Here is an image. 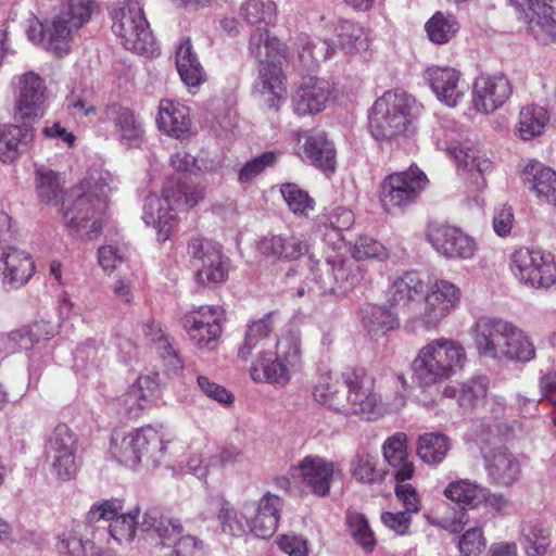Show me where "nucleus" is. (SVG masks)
I'll return each mask as SVG.
<instances>
[{
    "instance_id": "52",
    "label": "nucleus",
    "mask_w": 556,
    "mask_h": 556,
    "mask_svg": "<svg viewBox=\"0 0 556 556\" xmlns=\"http://www.w3.org/2000/svg\"><path fill=\"white\" fill-rule=\"evenodd\" d=\"M217 520L226 534L240 538L247 533L248 525L243 518V511L240 517L235 506L227 500L220 502Z\"/></svg>"
},
{
    "instance_id": "10",
    "label": "nucleus",
    "mask_w": 556,
    "mask_h": 556,
    "mask_svg": "<svg viewBox=\"0 0 556 556\" xmlns=\"http://www.w3.org/2000/svg\"><path fill=\"white\" fill-rule=\"evenodd\" d=\"M112 30L126 50L140 55H151L155 40L142 5L136 0L126 1L114 11Z\"/></svg>"
},
{
    "instance_id": "48",
    "label": "nucleus",
    "mask_w": 556,
    "mask_h": 556,
    "mask_svg": "<svg viewBox=\"0 0 556 556\" xmlns=\"http://www.w3.org/2000/svg\"><path fill=\"white\" fill-rule=\"evenodd\" d=\"M280 192L290 208L299 217H307L315 208V200L295 184H283Z\"/></svg>"
},
{
    "instance_id": "62",
    "label": "nucleus",
    "mask_w": 556,
    "mask_h": 556,
    "mask_svg": "<svg viewBox=\"0 0 556 556\" xmlns=\"http://www.w3.org/2000/svg\"><path fill=\"white\" fill-rule=\"evenodd\" d=\"M123 510V504L117 498L103 500L94 503L87 513L88 522H98L100 520H108L113 522Z\"/></svg>"
},
{
    "instance_id": "60",
    "label": "nucleus",
    "mask_w": 556,
    "mask_h": 556,
    "mask_svg": "<svg viewBox=\"0 0 556 556\" xmlns=\"http://www.w3.org/2000/svg\"><path fill=\"white\" fill-rule=\"evenodd\" d=\"M49 455L64 454L77 451V437L72 429L65 425H58L49 440Z\"/></svg>"
},
{
    "instance_id": "17",
    "label": "nucleus",
    "mask_w": 556,
    "mask_h": 556,
    "mask_svg": "<svg viewBox=\"0 0 556 556\" xmlns=\"http://www.w3.org/2000/svg\"><path fill=\"white\" fill-rule=\"evenodd\" d=\"M428 242L433 249L447 258H471L477 251V243L459 227L430 223L426 231Z\"/></svg>"
},
{
    "instance_id": "16",
    "label": "nucleus",
    "mask_w": 556,
    "mask_h": 556,
    "mask_svg": "<svg viewBox=\"0 0 556 556\" xmlns=\"http://www.w3.org/2000/svg\"><path fill=\"white\" fill-rule=\"evenodd\" d=\"M188 254L201 262L195 271L198 285L211 287L227 279L228 266L219 245L200 237L192 238L188 243Z\"/></svg>"
},
{
    "instance_id": "18",
    "label": "nucleus",
    "mask_w": 556,
    "mask_h": 556,
    "mask_svg": "<svg viewBox=\"0 0 556 556\" xmlns=\"http://www.w3.org/2000/svg\"><path fill=\"white\" fill-rule=\"evenodd\" d=\"M336 261L327 258L324 262H313L309 271L300 273L296 269H290L287 273V283L298 296H304L309 293L336 294Z\"/></svg>"
},
{
    "instance_id": "26",
    "label": "nucleus",
    "mask_w": 556,
    "mask_h": 556,
    "mask_svg": "<svg viewBox=\"0 0 556 556\" xmlns=\"http://www.w3.org/2000/svg\"><path fill=\"white\" fill-rule=\"evenodd\" d=\"M192 119L190 109L176 100L162 99L157 106L156 126L172 138L182 139L190 134Z\"/></svg>"
},
{
    "instance_id": "29",
    "label": "nucleus",
    "mask_w": 556,
    "mask_h": 556,
    "mask_svg": "<svg viewBox=\"0 0 556 556\" xmlns=\"http://www.w3.org/2000/svg\"><path fill=\"white\" fill-rule=\"evenodd\" d=\"M332 93L329 81L309 77L294 98V111L298 115L316 114L323 111Z\"/></svg>"
},
{
    "instance_id": "21",
    "label": "nucleus",
    "mask_w": 556,
    "mask_h": 556,
    "mask_svg": "<svg viewBox=\"0 0 556 556\" xmlns=\"http://www.w3.org/2000/svg\"><path fill=\"white\" fill-rule=\"evenodd\" d=\"M511 93V84L504 74H482L473 81L471 103L477 112L490 114L500 109Z\"/></svg>"
},
{
    "instance_id": "50",
    "label": "nucleus",
    "mask_w": 556,
    "mask_h": 556,
    "mask_svg": "<svg viewBox=\"0 0 556 556\" xmlns=\"http://www.w3.org/2000/svg\"><path fill=\"white\" fill-rule=\"evenodd\" d=\"M353 260L359 261H378L383 262L389 258L388 249L375 238L362 235L351 249Z\"/></svg>"
},
{
    "instance_id": "39",
    "label": "nucleus",
    "mask_w": 556,
    "mask_h": 556,
    "mask_svg": "<svg viewBox=\"0 0 556 556\" xmlns=\"http://www.w3.org/2000/svg\"><path fill=\"white\" fill-rule=\"evenodd\" d=\"M453 154L458 166L464 167L470 174L476 173L481 178L477 185L479 188H484L486 186L485 176L493 172V162L479 149L463 144L455 147Z\"/></svg>"
},
{
    "instance_id": "41",
    "label": "nucleus",
    "mask_w": 556,
    "mask_h": 556,
    "mask_svg": "<svg viewBox=\"0 0 556 556\" xmlns=\"http://www.w3.org/2000/svg\"><path fill=\"white\" fill-rule=\"evenodd\" d=\"M451 450V440L439 432H428L418 437L417 455L428 465H439Z\"/></svg>"
},
{
    "instance_id": "25",
    "label": "nucleus",
    "mask_w": 556,
    "mask_h": 556,
    "mask_svg": "<svg viewBox=\"0 0 556 556\" xmlns=\"http://www.w3.org/2000/svg\"><path fill=\"white\" fill-rule=\"evenodd\" d=\"M427 79L438 100L454 108L464 100L467 85L458 71L452 67H431Z\"/></svg>"
},
{
    "instance_id": "13",
    "label": "nucleus",
    "mask_w": 556,
    "mask_h": 556,
    "mask_svg": "<svg viewBox=\"0 0 556 556\" xmlns=\"http://www.w3.org/2000/svg\"><path fill=\"white\" fill-rule=\"evenodd\" d=\"M425 306L418 316L421 326L428 330L439 328L460 303L462 290L454 282L446 279H434L425 288Z\"/></svg>"
},
{
    "instance_id": "14",
    "label": "nucleus",
    "mask_w": 556,
    "mask_h": 556,
    "mask_svg": "<svg viewBox=\"0 0 556 556\" xmlns=\"http://www.w3.org/2000/svg\"><path fill=\"white\" fill-rule=\"evenodd\" d=\"M224 309L218 305H201L181 317V326L199 350H214L223 333Z\"/></svg>"
},
{
    "instance_id": "63",
    "label": "nucleus",
    "mask_w": 556,
    "mask_h": 556,
    "mask_svg": "<svg viewBox=\"0 0 556 556\" xmlns=\"http://www.w3.org/2000/svg\"><path fill=\"white\" fill-rule=\"evenodd\" d=\"M486 542L481 528H471L458 540V549L463 556H477L485 548Z\"/></svg>"
},
{
    "instance_id": "34",
    "label": "nucleus",
    "mask_w": 556,
    "mask_h": 556,
    "mask_svg": "<svg viewBox=\"0 0 556 556\" xmlns=\"http://www.w3.org/2000/svg\"><path fill=\"white\" fill-rule=\"evenodd\" d=\"M489 476L497 483L510 485L520 476V465L514 454L506 447H496L484 455Z\"/></svg>"
},
{
    "instance_id": "3",
    "label": "nucleus",
    "mask_w": 556,
    "mask_h": 556,
    "mask_svg": "<svg viewBox=\"0 0 556 556\" xmlns=\"http://www.w3.org/2000/svg\"><path fill=\"white\" fill-rule=\"evenodd\" d=\"M249 51L260 62L255 88L262 96H269L267 106L277 111L280 102L287 99V87L286 75L276 61L287 58L288 48L270 36L268 29L257 28L251 34Z\"/></svg>"
},
{
    "instance_id": "54",
    "label": "nucleus",
    "mask_w": 556,
    "mask_h": 556,
    "mask_svg": "<svg viewBox=\"0 0 556 556\" xmlns=\"http://www.w3.org/2000/svg\"><path fill=\"white\" fill-rule=\"evenodd\" d=\"M281 153L279 151H267L248 161L238 173V180L241 184H249L261 175L266 168L274 167Z\"/></svg>"
},
{
    "instance_id": "40",
    "label": "nucleus",
    "mask_w": 556,
    "mask_h": 556,
    "mask_svg": "<svg viewBox=\"0 0 556 556\" xmlns=\"http://www.w3.org/2000/svg\"><path fill=\"white\" fill-rule=\"evenodd\" d=\"M549 121L547 111L540 105L523 106L518 116L516 134L522 140H531L541 136Z\"/></svg>"
},
{
    "instance_id": "7",
    "label": "nucleus",
    "mask_w": 556,
    "mask_h": 556,
    "mask_svg": "<svg viewBox=\"0 0 556 556\" xmlns=\"http://www.w3.org/2000/svg\"><path fill=\"white\" fill-rule=\"evenodd\" d=\"M466 359L465 348L459 341L438 338L418 351L412 368L421 384L432 386L455 375L464 367Z\"/></svg>"
},
{
    "instance_id": "11",
    "label": "nucleus",
    "mask_w": 556,
    "mask_h": 556,
    "mask_svg": "<svg viewBox=\"0 0 556 556\" xmlns=\"http://www.w3.org/2000/svg\"><path fill=\"white\" fill-rule=\"evenodd\" d=\"M428 182L427 175L416 165L387 175L379 189V201L383 211L392 213L410 206L425 191Z\"/></svg>"
},
{
    "instance_id": "19",
    "label": "nucleus",
    "mask_w": 556,
    "mask_h": 556,
    "mask_svg": "<svg viewBox=\"0 0 556 556\" xmlns=\"http://www.w3.org/2000/svg\"><path fill=\"white\" fill-rule=\"evenodd\" d=\"M539 41L556 43V11L540 0H507Z\"/></svg>"
},
{
    "instance_id": "5",
    "label": "nucleus",
    "mask_w": 556,
    "mask_h": 556,
    "mask_svg": "<svg viewBox=\"0 0 556 556\" xmlns=\"http://www.w3.org/2000/svg\"><path fill=\"white\" fill-rule=\"evenodd\" d=\"M345 395L340 414L355 417L361 421L374 422L390 413L376 389L375 377L362 366H346L342 369Z\"/></svg>"
},
{
    "instance_id": "38",
    "label": "nucleus",
    "mask_w": 556,
    "mask_h": 556,
    "mask_svg": "<svg viewBox=\"0 0 556 556\" xmlns=\"http://www.w3.org/2000/svg\"><path fill=\"white\" fill-rule=\"evenodd\" d=\"M33 128L24 125H0V161L12 163L20 153L21 147L33 139Z\"/></svg>"
},
{
    "instance_id": "12",
    "label": "nucleus",
    "mask_w": 556,
    "mask_h": 556,
    "mask_svg": "<svg viewBox=\"0 0 556 556\" xmlns=\"http://www.w3.org/2000/svg\"><path fill=\"white\" fill-rule=\"evenodd\" d=\"M508 269L530 288L548 289L556 283V263L551 252L519 248L510 253Z\"/></svg>"
},
{
    "instance_id": "49",
    "label": "nucleus",
    "mask_w": 556,
    "mask_h": 556,
    "mask_svg": "<svg viewBox=\"0 0 556 556\" xmlns=\"http://www.w3.org/2000/svg\"><path fill=\"white\" fill-rule=\"evenodd\" d=\"M346 523L356 544L366 553H371L377 544V540L366 517L358 511H349Z\"/></svg>"
},
{
    "instance_id": "9",
    "label": "nucleus",
    "mask_w": 556,
    "mask_h": 556,
    "mask_svg": "<svg viewBox=\"0 0 556 556\" xmlns=\"http://www.w3.org/2000/svg\"><path fill=\"white\" fill-rule=\"evenodd\" d=\"M168 443L160 429L148 425L122 438L113 437L111 453L126 467L134 468L143 459L157 465L163 463Z\"/></svg>"
},
{
    "instance_id": "56",
    "label": "nucleus",
    "mask_w": 556,
    "mask_h": 556,
    "mask_svg": "<svg viewBox=\"0 0 556 556\" xmlns=\"http://www.w3.org/2000/svg\"><path fill=\"white\" fill-rule=\"evenodd\" d=\"M528 556H543L551 545V532L541 526H530L522 542Z\"/></svg>"
},
{
    "instance_id": "53",
    "label": "nucleus",
    "mask_w": 556,
    "mask_h": 556,
    "mask_svg": "<svg viewBox=\"0 0 556 556\" xmlns=\"http://www.w3.org/2000/svg\"><path fill=\"white\" fill-rule=\"evenodd\" d=\"M363 35L364 31L359 24L343 20L336 26L337 40L333 45H336V49L340 48L348 53H353L359 49L358 46L362 45Z\"/></svg>"
},
{
    "instance_id": "37",
    "label": "nucleus",
    "mask_w": 556,
    "mask_h": 556,
    "mask_svg": "<svg viewBox=\"0 0 556 556\" xmlns=\"http://www.w3.org/2000/svg\"><path fill=\"white\" fill-rule=\"evenodd\" d=\"M362 325L371 337H382L400 328V318L390 306L368 304L362 309Z\"/></svg>"
},
{
    "instance_id": "23",
    "label": "nucleus",
    "mask_w": 556,
    "mask_h": 556,
    "mask_svg": "<svg viewBox=\"0 0 556 556\" xmlns=\"http://www.w3.org/2000/svg\"><path fill=\"white\" fill-rule=\"evenodd\" d=\"M36 270L31 255L12 245H0V280L10 288L25 286Z\"/></svg>"
},
{
    "instance_id": "57",
    "label": "nucleus",
    "mask_w": 556,
    "mask_h": 556,
    "mask_svg": "<svg viewBox=\"0 0 556 556\" xmlns=\"http://www.w3.org/2000/svg\"><path fill=\"white\" fill-rule=\"evenodd\" d=\"M483 490L468 480L451 482L444 490V495L458 504L475 505Z\"/></svg>"
},
{
    "instance_id": "51",
    "label": "nucleus",
    "mask_w": 556,
    "mask_h": 556,
    "mask_svg": "<svg viewBox=\"0 0 556 556\" xmlns=\"http://www.w3.org/2000/svg\"><path fill=\"white\" fill-rule=\"evenodd\" d=\"M378 460L370 455L357 456L351 467V473L355 480L366 484L381 483L387 471L378 468Z\"/></svg>"
},
{
    "instance_id": "20",
    "label": "nucleus",
    "mask_w": 556,
    "mask_h": 556,
    "mask_svg": "<svg viewBox=\"0 0 556 556\" xmlns=\"http://www.w3.org/2000/svg\"><path fill=\"white\" fill-rule=\"evenodd\" d=\"M282 505V498L270 492H266L257 503L244 502L243 518L250 531L260 539L271 538L278 529Z\"/></svg>"
},
{
    "instance_id": "42",
    "label": "nucleus",
    "mask_w": 556,
    "mask_h": 556,
    "mask_svg": "<svg viewBox=\"0 0 556 556\" xmlns=\"http://www.w3.org/2000/svg\"><path fill=\"white\" fill-rule=\"evenodd\" d=\"M35 187L38 199L47 204H58L64 194V179L51 168L36 169Z\"/></svg>"
},
{
    "instance_id": "2",
    "label": "nucleus",
    "mask_w": 556,
    "mask_h": 556,
    "mask_svg": "<svg viewBox=\"0 0 556 556\" xmlns=\"http://www.w3.org/2000/svg\"><path fill=\"white\" fill-rule=\"evenodd\" d=\"M472 338L479 354L518 362L535 357L530 338L514 324L497 317H480L473 325Z\"/></svg>"
},
{
    "instance_id": "30",
    "label": "nucleus",
    "mask_w": 556,
    "mask_h": 556,
    "mask_svg": "<svg viewBox=\"0 0 556 556\" xmlns=\"http://www.w3.org/2000/svg\"><path fill=\"white\" fill-rule=\"evenodd\" d=\"M257 249L266 257L290 262L299 260L306 252L307 245L295 235H271L260 239Z\"/></svg>"
},
{
    "instance_id": "31",
    "label": "nucleus",
    "mask_w": 556,
    "mask_h": 556,
    "mask_svg": "<svg viewBox=\"0 0 556 556\" xmlns=\"http://www.w3.org/2000/svg\"><path fill=\"white\" fill-rule=\"evenodd\" d=\"M105 116L112 121L114 131L122 142L130 144L142 139L144 129L134 110L113 103L105 108Z\"/></svg>"
},
{
    "instance_id": "47",
    "label": "nucleus",
    "mask_w": 556,
    "mask_h": 556,
    "mask_svg": "<svg viewBox=\"0 0 556 556\" xmlns=\"http://www.w3.org/2000/svg\"><path fill=\"white\" fill-rule=\"evenodd\" d=\"M336 294L345 293L361 283L365 271L362 267L352 261L336 257Z\"/></svg>"
},
{
    "instance_id": "4",
    "label": "nucleus",
    "mask_w": 556,
    "mask_h": 556,
    "mask_svg": "<svg viewBox=\"0 0 556 556\" xmlns=\"http://www.w3.org/2000/svg\"><path fill=\"white\" fill-rule=\"evenodd\" d=\"M203 198L199 186L190 185L180 179H169L162 189V194L149 195L144 204V222L153 225L157 239L165 242L170 238L173 229L178 224L176 211L190 208Z\"/></svg>"
},
{
    "instance_id": "1",
    "label": "nucleus",
    "mask_w": 556,
    "mask_h": 556,
    "mask_svg": "<svg viewBox=\"0 0 556 556\" xmlns=\"http://www.w3.org/2000/svg\"><path fill=\"white\" fill-rule=\"evenodd\" d=\"M422 104L403 90H387L372 104L368 131L377 141L400 142L414 138Z\"/></svg>"
},
{
    "instance_id": "43",
    "label": "nucleus",
    "mask_w": 556,
    "mask_h": 556,
    "mask_svg": "<svg viewBox=\"0 0 556 556\" xmlns=\"http://www.w3.org/2000/svg\"><path fill=\"white\" fill-rule=\"evenodd\" d=\"M274 329V314L264 315L257 320H253L248 325L244 339L238 350V357L248 361L253 351L263 345Z\"/></svg>"
},
{
    "instance_id": "8",
    "label": "nucleus",
    "mask_w": 556,
    "mask_h": 556,
    "mask_svg": "<svg viewBox=\"0 0 556 556\" xmlns=\"http://www.w3.org/2000/svg\"><path fill=\"white\" fill-rule=\"evenodd\" d=\"M302 363L301 339L290 332L277 340L276 352L257 354L251 364L250 377L254 382L282 388L301 369Z\"/></svg>"
},
{
    "instance_id": "32",
    "label": "nucleus",
    "mask_w": 556,
    "mask_h": 556,
    "mask_svg": "<svg viewBox=\"0 0 556 556\" xmlns=\"http://www.w3.org/2000/svg\"><path fill=\"white\" fill-rule=\"evenodd\" d=\"M522 179L536 197L546 203L556 205V172L540 162L527 164Z\"/></svg>"
},
{
    "instance_id": "61",
    "label": "nucleus",
    "mask_w": 556,
    "mask_h": 556,
    "mask_svg": "<svg viewBox=\"0 0 556 556\" xmlns=\"http://www.w3.org/2000/svg\"><path fill=\"white\" fill-rule=\"evenodd\" d=\"M132 386L146 408L151 407L153 402L161 396L160 379L157 374L140 376Z\"/></svg>"
},
{
    "instance_id": "36",
    "label": "nucleus",
    "mask_w": 556,
    "mask_h": 556,
    "mask_svg": "<svg viewBox=\"0 0 556 556\" xmlns=\"http://www.w3.org/2000/svg\"><path fill=\"white\" fill-rule=\"evenodd\" d=\"M176 67L181 80L188 87H199L205 81V73L193 52L189 37L184 38L176 49Z\"/></svg>"
},
{
    "instance_id": "45",
    "label": "nucleus",
    "mask_w": 556,
    "mask_h": 556,
    "mask_svg": "<svg viewBox=\"0 0 556 556\" xmlns=\"http://www.w3.org/2000/svg\"><path fill=\"white\" fill-rule=\"evenodd\" d=\"M244 446L243 435L236 432L210 457V465L214 468L235 467L245 459Z\"/></svg>"
},
{
    "instance_id": "28",
    "label": "nucleus",
    "mask_w": 556,
    "mask_h": 556,
    "mask_svg": "<svg viewBox=\"0 0 556 556\" xmlns=\"http://www.w3.org/2000/svg\"><path fill=\"white\" fill-rule=\"evenodd\" d=\"M426 283L416 271H406L394 279L386 292L390 307L409 309L425 293Z\"/></svg>"
},
{
    "instance_id": "22",
    "label": "nucleus",
    "mask_w": 556,
    "mask_h": 556,
    "mask_svg": "<svg viewBox=\"0 0 556 556\" xmlns=\"http://www.w3.org/2000/svg\"><path fill=\"white\" fill-rule=\"evenodd\" d=\"M65 204V202H63ZM100 201L92 193H76L71 206L63 205L64 225L71 233H79L88 227L92 220L90 229L86 231L88 239L96 238L102 230V223L94 219L97 206Z\"/></svg>"
},
{
    "instance_id": "55",
    "label": "nucleus",
    "mask_w": 556,
    "mask_h": 556,
    "mask_svg": "<svg viewBox=\"0 0 556 556\" xmlns=\"http://www.w3.org/2000/svg\"><path fill=\"white\" fill-rule=\"evenodd\" d=\"M139 510L122 513L110 523V534L118 543H129L136 536Z\"/></svg>"
},
{
    "instance_id": "24",
    "label": "nucleus",
    "mask_w": 556,
    "mask_h": 556,
    "mask_svg": "<svg viewBox=\"0 0 556 556\" xmlns=\"http://www.w3.org/2000/svg\"><path fill=\"white\" fill-rule=\"evenodd\" d=\"M45 80L34 72L25 73L20 79V96L15 106V118L33 121L47 109Z\"/></svg>"
},
{
    "instance_id": "64",
    "label": "nucleus",
    "mask_w": 556,
    "mask_h": 556,
    "mask_svg": "<svg viewBox=\"0 0 556 556\" xmlns=\"http://www.w3.org/2000/svg\"><path fill=\"white\" fill-rule=\"evenodd\" d=\"M541 402H546L554 407L552 413L553 422L556 426V370L551 369L542 372L538 380Z\"/></svg>"
},
{
    "instance_id": "35",
    "label": "nucleus",
    "mask_w": 556,
    "mask_h": 556,
    "mask_svg": "<svg viewBox=\"0 0 556 556\" xmlns=\"http://www.w3.org/2000/svg\"><path fill=\"white\" fill-rule=\"evenodd\" d=\"M305 157L315 167L325 172H334L337 164V152L333 143L327 138L323 131L311 134L306 137L303 144Z\"/></svg>"
},
{
    "instance_id": "33",
    "label": "nucleus",
    "mask_w": 556,
    "mask_h": 556,
    "mask_svg": "<svg viewBox=\"0 0 556 556\" xmlns=\"http://www.w3.org/2000/svg\"><path fill=\"white\" fill-rule=\"evenodd\" d=\"M312 394L315 402L340 414L345 395L342 370L339 374L321 372L313 386Z\"/></svg>"
},
{
    "instance_id": "46",
    "label": "nucleus",
    "mask_w": 556,
    "mask_h": 556,
    "mask_svg": "<svg viewBox=\"0 0 556 556\" xmlns=\"http://www.w3.org/2000/svg\"><path fill=\"white\" fill-rule=\"evenodd\" d=\"M240 14L251 25H268L276 21L277 5L273 0H247L240 7Z\"/></svg>"
},
{
    "instance_id": "6",
    "label": "nucleus",
    "mask_w": 556,
    "mask_h": 556,
    "mask_svg": "<svg viewBox=\"0 0 556 556\" xmlns=\"http://www.w3.org/2000/svg\"><path fill=\"white\" fill-rule=\"evenodd\" d=\"M94 0H67L51 20L39 23L42 48L56 58H64L72 48L74 35L89 22Z\"/></svg>"
},
{
    "instance_id": "59",
    "label": "nucleus",
    "mask_w": 556,
    "mask_h": 556,
    "mask_svg": "<svg viewBox=\"0 0 556 556\" xmlns=\"http://www.w3.org/2000/svg\"><path fill=\"white\" fill-rule=\"evenodd\" d=\"M48 324L37 321L31 326L11 331L9 338L16 342L22 349L28 350L40 340H47L52 337V333L46 330Z\"/></svg>"
},
{
    "instance_id": "27",
    "label": "nucleus",
    "mask_w": 556,
    "mask_h": 556,
    "mask_svg": "<svg viewBox=\"0 0 556 556\" xmlns=\"http://www.w3.org/2000/svg\"><path fill=\"white\" fill-rule=\"evenodd\" d=\"M383 457L395 482L408 481L414 477L415 466L407 451V435L396 432L382 445Z\"/></svg>"
},
{
    "instance_id": "58",
    "label": "nucleus",
    "mask_w": 556,
    "mask_h": 556,
    "mask_svg": "<svg viewBox=\"0 0 556 556\" xmlns=\"http://www.w3.org/2000/svg\"><path fill=\"white\" fill-rule=\"evenodd\" d=\"M489 380L486 377L472 378L462 384L459 404L465 407H475L486 397Z\"/></svg>"
},
{
    "instance_id": "15",
    "label": "nucleus",
    "mask_w": 556,
    "mask_h": 556,
    "mask_svg": "<svg viewBox=\"0 0 556 556\" xmlns=\"http://www.w3.org/2000/svg\"><path fill=\"white\" fill-rule=\"evenodd\" d=\"M289 473L299 479L301 484L318 497L330 493L332 483L341 477L339 465L319 455H306L296 465L291 466Z\"/></svg>"
},
{
    "instance_id": "44",
    "label": "nucleus",
    "mask_w": 556,
    "mask_h": 556,
    "mask_svg": "<svg viewBox=\"0 0 556 556\" xmlns=\"http://www.w3.org/2000/svg\"><path fill=\"white\" fill-rule=\"evenodd\" d=\"M425 29L431 42L445 45L459 31V23L452 13L438 11L427 21Z\"/></svg>"
}]
</instances>
